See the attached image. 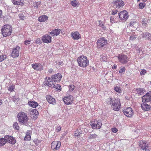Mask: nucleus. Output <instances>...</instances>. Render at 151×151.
<instances>
[{"mask_svg": "<svg viewBox=\"0 0 151 151\" xmlns=\"http://www.w3.org/2000/svg\"><path fill=\"white\" fill-rule=\"evenodd\" d=\"M18 120L20 124L25 125L28 122L29 118L27 114L23 111H20L17 115Z\"/></svg>", "mask_w": 151, "mask_h": 151, "instance_id": "obj_1", "label": "nucleus"}, {"mask_svg": "<svg viewBox=\"0 0 151 151\" xmlns=\"http://www.w3.org/2000/svg\"><path fill=\"white\" fill-rule=\"evenodd\" d=\"M77 60L78 65L81 67H85L89 64L88 60L87 57L84 55H81L78 57Z\"/></svg>", "mask_w": 151, "mask_h": 151, "instance_id": "obj_2", "label": "nucleus"}, {"mask_svg": "<svg viewBox=\"0 0 151 151\" xmlns=\"http://www.w3.org/2000/svg\"><path fill=\"white\" fill-rule=\"evenodd\" d=\"M2 34L4 37L10 35L12 32V27L9 24L4 25L1 29Z\"/></svg>", "mask_w": 151, "mask_h": 151, "instance_id": "obj_3", "label": "nucleus"}, {"mask_svg": "<svg viewBox=\"0 0 151 151\" xmlns=\"http://www.w3.org/2000/svg\"><path fill=\"white\" fill-rule=\"evenodd\" d=\"M45 86H47L49 87H52L55 88L57 91H60L61 89L60 86L57 84H53V81H51V78H49L47 81L46 83L44 84Z\"/></svg>", "mask_w": 151, "mask_h": 151, "instance_id": "obj_4", "label": "nucleus"}, {"mask_svg": "<svg viewBox=\"0 0 151 151\" xmlns=\"http://www.w3.org/2000/svg\"><path fill=\"white\" fill-rule=\"evenodd\" d=\"M90 124L93 129H99L102 126L101 121V120H93L90 122Z\"/></svg>", "mask_w": 151, "mask_h": 151, "instance_id": "obj_5", "label": "nucleus"}, {"mask_svg": "<svg viewBox=\"0 0 151 151\" xmlns=\"http://www.w3.org/2000/svg\"><path fill=\"white\" fill-rule=\"evenodd\" d=\"M121 104L120 99L119 98L116 99L115 101L111 105V108L113 110L116 111H119L121 107Z\"/></svg>", "mask_w": 151, "mask_h": 151, "instance_id": "obj_6", "label": "nucleus"}, {"mask_svg": "<svg viewBox=\"0 0 151 151\" xmlns=\"http://www.w3.org/2000/svg\"><path fill=\"white\" fill-rule=\"evenodd\" d=\"M117 58L119 62L122 64L127 63L129 60L128 57L122 54L118 55Z\"/></svg>", "mask_w": 151, "mask_h": 151, "instance_id": "obj_7", "label": "nucleus"}, {"mask_svg": "<svg viewBox=\"0 0 151 151\" xmlns=\"http://www.w3.org/2000/svg\"><path fill=\"white\" fill-rule=\"evenodd\" d=\"M139 146L140 148L145 151H149L148 149L149 146L148 144H147L146 141L144 140H141L139 141Z\"/></svg>", "mask_w": 151, "mask_h": 151, "instance_id": "obj_8", "label": "nucleus"}, {"mask_svg": "<svg viewBox=\"0 0 151 151\" xmlns=\"http://www.w3.org/2000/svg\"><path fill=\"white\" fill-rule=\"evenodd\" d=\"M120 19L122 21H126L128 19V12L126 10H123L118 13Z\"/></svg>", "mask_w": 151, "mask_h": 151, "instance_id": "obj_9", "label": "nucleus"}, {"mask_svg": "<svg viewBox=\"0 0 151 151\" xmlns=\"http://www.w3.org/2000/svg\"><path fill=\"white\" fill-rule=\"evenodd\" d=\"M124 114L128 117H131L133 114L132 109L130 107L124 109L122 110Z\"/></svg>", "mask_w": 151, "mask_h": 151, "instance_id": "obj_10", "label": "nucleus"}, {"mask_svg": "<svg viewBox=\"0 0 151 151\" xmlns=\"http://www.w3.org/2000/svg\"><path fill=\"white\" fill-rule=\"evenodd\" d=\"M61 145V142L58 141H54L52 142L51 144V148L53 150L56 151L58 150Z\"/></svg>", "mask_w": 151, "mask_h": 151, "instance_id": "obj_11", "label": "nucleus"}, {"mask_svg": "<svg viewBox=\"0 0 151 151\" xmlns=\"http://www.w3.org/2000/svg\"><path fill=\"white\" fill-rule=\"evenodd\" d=\"M112 4L114 5V8L117 9L123 7L124 5V3L123 1L120 0H115L112 2Z\"/></svg>", "mask_w": 151, "mask_h": 151, "instance_id": "obj_12", "label": "nucleus"}, {"mask_svg": "<svg viewBox=\"0 0 151 151\" xmlns=\"http://www.w3.org/2000/svg\"><path fill=\"white\" fill-rule=\"evenodd\" d=\"M107 43V40L104 37H102L98 39L97 41V46L104 47Z\"/></svg>", "mask_w": 151, "mask_h": 151, "instance_id": "obj_13", "label": "nucleus"}, {"mask_svg": "<svg viewBox=\"0 0 151 151\" xmlns=\"http://www.w3.org/2000/svg\"><path fill=\"white\" fill-rule=\"evenodd\" d=\"M32 67L35 70L41 71L43 70V66L40 63H36L32 65Z\"/></svg>", "mask_w": 151, "mask_h": 151, "instance_id": "obj_14", "label": "nucleus"}, {"mask_svg": "<svg viewBox=\"0 0 151 151\" xmlns=\"http://www.w3.org/2000/svg\"><path fill=\"white\" fill-rule=\"evenodd\" d=\"M61 77L62 76L60 74L57 73L52 76L51 81H53L55 82H59L61 80Z\"/></svg>", "mask_w": 151, "mask_h": 151, "instance_id": "obj_15", "label": "nucleus"}, {"mask_svg": "<svg viewBox=\"0 0 151 151\" xmlns=\"http://www.w3.org/2000/svg\"><path fill=\"white\" fill-rule=\"evenodd\" d=\"M46 98L47 101L49 103L52 104H56V101L52 96L47 95L46 96Z\"/></svg>", "mask_w": 151, "mask_h": 151, "instance_id": "obj_16", "label": "nucleus"}, {"mask_svg": "<svg viewBox=\"0 0 151 151\" xmlns=\"http://www.w3.org/2000/svg\"><path fill=\"white\" fill-rule=\"evenodd\" d=\"M51 36L48 35H46L42 37V40L43 42L48 43L51 42Z\"/></svg>", "mask_w": 151, "mask_h": 151, "instance_id": "obj_17", "label": "nucleus"}, {"mask_svg": "<svg viewBox=\"0 0 151 151\" xmlns=\"http://www.w3.org/2000/svg\"><path fill=\"white\" fill-rule=\"evenodd\" d=\"M146 102H143L141 104V107L142 109L146 111H148L150 110L151 109V106L146 104Z\"/></svg>", "mask_w": 151, "mask_h": 151, "instance_id": "obj_18", "label": "nucleus"}, {"mask_svg": "<svg viewBox=\"0 0 151 151\" xmlns=\"http://www.w3.org/2000/svg\"><path fill=\"white\" fill-rule=\"evenodd\" d=\"M11 53V56L13 58L17 57L19 55V52L17 49V48L13 49Z\"/></svg>", "mask_w": 151, "mask_h": 151, "instance_id": "obj_19", "label": "nucleus"}, {"mask_svg": "<svg viewBox=\"0 0 151 151\" xmlns=\"http://www.w3.org/2000/svg\"><path fill=\"white\" fill-rule=\"evenodd\" d=\"M71 36L74 40H78L81 38V35L78 32H72L71 34Z\"/></svg>", "mask_w": 151, "mask_h": 151, "instance_id": "obj_20", "label": "nucleus"}, {"mask_svg": "<svg viewBox=\"0 0 151 151\" xmlns=\"http://www.w3.org/2000/svg\"><path fill=\"white\" fill-rule=\"evenodd\" d=\"M5 138L7 139V142L12 144H14L16 142V140L13 137L9 135H6Z\"/></svg>", "mask_w": 151, "mask_h": 151, "instance_id": "obj_21", "label": "nucleus"}, {"mask_svg": "<svg viewBox=\"0 0 151 151\" xmlns=\"http://www.w3.org/2000/svg\"><path fill=\"white\" fill-rule=\"evenodd\" d=\"M13 4L14 5L22 6L24 4V0H12Z\"/></svg>", "mask_w": 151, "mask_h": 151, "instance_id": "obj_22", "label": "nucleus"}, {"mask_svg": "<svg viewBox=\"0 0 151 151\" xmlns=\"http://www.w3.org/2000/svg\"><path fill=\"white\" fill-rule=\"evenodd\" d=\"M141 35L142 37L146 38V39L151 40V34L148 32L143 33Z\"/></svg>", "mask_w": 151, "mask_h": 151, "instance_id": "obj_23", "label": "nucleus"}, {"mask_svg": "<svg viewBox=\"0 0 151 151\" xmlns=\"http://www.w3.org/2000/svg\"><path fill=\"white\" fill-rule=\"evenodd\" d=\"M28 104L30 107L36 108L38 105V104L35 101H29L28 103Z\"/></svg>", "mask_w": 151, "mask_h": 151, "instance_id": "obj_24", "label": "nucleus"}, {"mask_svg": "<svg viewBox=\"0 0 151 151\" xmlns=\"http://www.w3.org/2000/svg\"><path fill=\"white\" fill-rule=\"evenodd\" d=\"M61 31L59 29H55L53 30L50 33L51 34L52 36H57L59 34Z\"/></svg>", "mask_w": 151, "mask_h": 151, "instance_id": "obj_25", "label": "nucleus"}, {"mask_svg": "<svg viewBox=\"0 0 151 151\" xmlns=\"http://www.w3.org/2000/svg\"><path fill=\"white\" fill-rule=\"evenodd\" d=\"M48 19V17L47 15L41 16L38 17V20L40 22H45Z\"/></svg>", "mask_w": 151, "mask_h": 151, "instance_id": "obj_26", "label": "nucleus"}, {"mask_svg": "<svg viewBox=\"0 0 151 151\" xmlns=\"http://www.w3.org/2000/svg\"><path fill=\"white\" fill-rule=\"evenodd\" d=\"M116 99L115 98H112L111 97H110L106 100V102L107 104L111 105L114 103Z\"/></svg>", "mask_w": 151, "mask_h": 151, "instance_id": "obj_27", "label": "nucleus"}, {"mask_svg": "<svg viewBox=\"0 0 151 151\" xmlns=\"http://www.w3.org/2000/svg\"><path fill=\"white\" fill-rule=\"evenodd\" d=\"M73 100V96L70 95L68 97L67 96V105L70 104L72 103Z\"/></svg>", "mask_w": 151, "mask_h": 151, "instance_id": "obj_28", "label": "nucleus"}, {"mask_svg": "<svg viewBox=\"0 0 151 151\" xmlns=\"http://www.w3.org/2000/svg\"><path fill=\"white\" fill-rule=\"evenodd\" d=\"M30 114L32 115H35L36 117L39 115V113L37 109H32L30 111Z\"/></svg>", "mask_w": 151, "mask_h": 151, "instance_id": "obj_29", "label": "nucleus"}, {"mask_svg": "<svg viewBox=\"0 0 151 151\" xmlns=\"http://www.w3.org/2000/svg\"><path fill=\"white\" fill-rule=\"evenodd\" d=\"M70 4L73 7H78L79 6V4L77 1L74 0L70 2Z\"/></svg>", "mask_w": 151, "mask_h": 151, "instance_id": "obj_30", "label": "nucleus"}, {"mask_svg": "<svg viewBox=\"0 0 151 151\" xmlns=\"http://www.w3.org/2000/svg\"><path fill=\"white\" fill-rule=\"evenodd\" d=\"M7 142V139L5 138V136L4 138L0 139V146L4 145Z\"/></svg>", "mask_w": 151, "mask_h": 151, "instance_id": "obj_31", "label": "nucleus"}, {"mask_svg": "<svg viewBox=\"0 0 151 151\" xmlns=\"http://www.w3.org/2000/svg\"><path fill=\"white\" fill-rule=\"evenodd\" d=\"M30 131L28 130L26 132V135L24 137V140L25 141H28L31 139V136L29 135Z\"/></svg>", "mask_w": 151, "mask_h": 151, "instance_id": "obj_32", "label": "nucleus"}, {"mask_svg": "<svg viewBox=\"0 0 151 151\" xmlns=\"http://www.w3.org/2000/svg\"><path fill=\"white\" fill-rule=\"evenodd\" d=\"M144 90V89L142 88H138L136 89V91L137 93L142 95L145 92Z\"/></svg>", "mask_w": 151, "mask_h": 151, "instance_id": "obj_33", "label": "nucleus"}, {"mask_svg": "<svg viewBox=\"0 0 151 151\" xmlns=\"http://www.w3.org/2000/svg\"><path fill=\"white\" fill-rule=\"evenodd\" d=\"M148 21L147 19H144L142 21V24L143 27L144 28L147 26Z\"/></svg>", "mask_w": 151, "mask_h": 151, "instance_id": "obj_34", "label": "nucleus"}, {"mask_svg": "<svg viewBox=\"0 0 151 151\" xmlns=\"http://www.w3.org/2000/svg\"><path fill=\"white\" fill-rule=\"evenodd\" d=\"M97 137V135L96 134H90L89 135L88 138L89 139H93L96 138Z\"/></svg>", "mask_w": 151, "mask_h": 151, "instance_id": "obj_35", "label": "nucleus"}, {"mask_svg": "<svg viewBox=\"0 0 151 151\" xmlns=\"http://www.w3.org/2000/svg\"><path fill=\"white\" fill-rule=\"evenodd\" d=\"M13 127L17 130H19V127L18 123L17 122H14L13 124Z\"/></svg>", "mask_w": 151, "mask_h": 151, "instance_id": "obj_36", "label": "nucleus"}, {"mask_svg": "<svg viewBox=\"0 0 151 151\" xmlns=\"http://www.w3.org/2000/svg\"><path fill=\"white\" fill-rule=\"evenodd\" d=\"M7 58V56L5 55H0V62H1L6 59Z\"/></svg>", "mask_w": 151, "mask_h": 151, "instance_id": "obj_37", "label": "nucleus"}, {"mask_svg": "<svg viewBox=\"0 0 151 151\" xmlns=\"http://www.w3.org/2000/svg\"><path fill=\"white\" fill-rule=\"evenodd\" d=\"M15 88V86L13 84L12 85L9 86V88H8V90L9 91L12 92V91H14V89Z\"/></svg>", "mask_w": 151, "mask_h": 151, "instance_id": "obj_38", "label": "nucleus"}, {"mask_svg": "<svg viewBox=\"0 0 151 151\" xmlns=\"http://www.w3.org/2000/svg\"><path fill=\"white\" fill-rule=\"evenodd\" d=\"M81 133L80 130H76L74 132V135L75 137H78Z\"/></svg>", "mask_w": 151, "mask_h": 151, "instance_id": "obj_39", "label": "nucleus"}, {"mask_svg": "<svg viewBox=\"0 0 151 151\" xmlns=\"http://www.w3.org/2000/svg\"><path fill=\"white\" fill-rule=\"evenodd\" d=\"M114 89L116 92H118L119 93H121V89L120 87L118 86H116L114 88Z\"/></svg>", "mask_w": 151, "mask_h": 151, "instance_id": "obj_40", "label": "nucleus"}, {"mask_svg": "<svg viewBox=\"0 0 151 151\" xmlns=\"http://www.w3.org/2000/svg\"><path fill=\"white\" fill-rule=\"evenodd\" d=\"M125 68L124 67H122L119 70V73H121L122 74H123L125 71Z\"/></svg>", "mask_w": 151, "mask_h": 151, "instance_id": "obj_41", "label": "nucleus"}, {"mask_svg": "<svg viewBox=\"0 0 151 151\" xmlns=\"http://www.w3.org/2000/svg\"><path fill=\"white\" fill-rule=\"evenodd\" d=\"M69 88V90L68 91L69 92H71L73 91V90L74 89L75 86L71 84L69 85L68 86Z\"/></svg>", "mask_w": 151, "mask_h": 151, "instance_id": "obj_42", "label": "nucleus"}, {"mask_svg": "<svg viewBox=\"0 0 151 151\" xmlns=\"http://www.w3.org/2000/svg\"><path fill=\"white\" fill-rule=\"evenodd\" d=\"M56 67L57 68L59 67L60 65H62L63 64V62L62 61H60L56 62Z\"/></svg>", "mask_w": 151, "mask_h": 151, "instance_id": "obj_43", "label": "nucleus"}, {"mask_svg": "<svg viewBox=\"0 0 151 151\" xmlns=\"http://www.w3.org/2000/svg\"><path fill=\"white\" fill-rule=\"evenodd\" d=\"M35 43L36 44L40 45L42 43V42L40 40V39L39 38H37L35 40Z\"/></svg>", "mask_w": 151, "mask_h": 151, "instance_id": "obj_44", "label": "nucleus"}, {"mask_svg": "<svg viewBox=\"0 0 151 151\" xmlns=\"http://www.w3.org/2000/svg\"><path fill=\"white\" fill-rule=\"evenodd\" d=\"M145 4L144 3H141L139 5V8L140 9H143L145 6Z\"/></svg>", "mask_w": 151, "mask_h": 151, "instance_id": "obj_45", "label": "nucleus"}, {"mask_svg": "<svg viewBox=\"0 0 151 151\" xmlns=\"http://www.w3.org/2000/svg\"><path fill=\"white\" fill-rule=\"evenodd\" d=\"M116 18L114 17H111L110 19V22L111 23H113L116 22L115 21Z\"/></svg>", "mask_w": 151, "mask_h": 151, "instance_id": "obj_46", "label": "nucleus"}, {"mask_svg": "<svg viewBox=\"0 0 151 151\" xmlns=\"http://www.w3.org/2000/svg\"><path fill=\"white\" fill-rule=\"evenodd\" d=\"M41 140H39L38 139H37L34 141V143L36 145H38L39 144L41 143Z\"/></svg>", "mask_w": 151, "mask_h": 151, "instance_id": "obj_47", "label": "nucleus"}, {"mask_svg": "<svg viewBox=\"0 0 151 151\" xmlns=\"http://www.w3.org/2000/svg\"><path fill=\"white\" fill-rule=\"evenodd\" d=\"M101 58L102 60L104 61H106L107 60V57L105 55H102V57L101 56Z\"/></svg>", "mask_w": 151, "mask_h": 151, "instance_id": "obj_48", "label": "nucleus"}, {"mask_svg": "<svg viewBox=\"0 0 151 151\" xmlns=\"http://www.w3.org/2000/svg\"><path fill=\"white\" fill-rule=\"evenodd\" d=\"M136 23V22L135 21H132L129 24V26L131 27H134V25Z\"/></svg>", "mask_w": 151, "mask_h": 151, "instance_id": "obj_49", "label": "nucleus"}, {"mask_svg": "<svg viewBox=\"0 0 151 151\" xmlns=\"http://www.w3.org/2000/svg\"><path fill=\"white\" fill-rule=\"evenodd\" d=\"M99 25L100 27H101L103 29L106 30V27L102 22L100 23Z\"/></svg>", "mask_w": 151, "mask_h": 151, "instance_id": "obj_50", "label": "nucleus"}, {"mask_svg": "<svg viewBox=\"0 0 151 151\" xmlns=\"http://www.w3.org/2000/svg\"><path fill=\"white\" fill-rule=\"evenodd\" d=\"M147 71L143 69L140 72V74L141 75H145V73H146Z\"/></svg>", "mask_w": 151, "mask_h": 151, "instance_id": "obj_51", "label": "nucleus"}, {"mask_svg": "<svg viewBox=\"0 0 151 151\" xmlns=\"http://www.w3.org/2000/svg\"><path fill=\"white\" fill-rule=\"evenodd\" d=\"M31 40H26L24 42V44L26 45H27L30 44L31 42Z\"/></svg>", "mask_w": 151, "mask_h": 151, "instance_id": "obj_52", "label": "nucleus"}, {"mask_svg": "<svg viewBox=\"0 0 151 151\" xmlns=\"http://www.w3.org/2000/svg\"><path fill=\"white\" fill-rule=\"evenodd\" d=\"M61 130V127L60 126H58L57 127L56 129V131L57 132H58Z\"/></svg>", "mask_w": 151, "mask_h": 151, "instance_id": "obj_53", "label": "nucleus"}, {"mask_svg": "<svg viewBox=\"0 0 151 151\" xmlns=\"http://www.w3.org/2000/svg\"><path fill=\"white\" fill-rule=\"evenodd\" d=\"M112 131L113 132H114V133H116L117 131L118 130L116 128H113L112 129Z\"/></svg>", "mask_w": 151, "mask_h": 151, "instance_id": "obj_54", "label": "nucleus"}, {"mask_svg": "<svg viewBox=\"0 0 151 151\" xmlns=\"http://www.w3.org/2000/svg\"><path fill=\"white\" fill-rule=\"evenodd\" d=\"M118 12V11L117 10H113L111 13V14L113 15H114L116 14Z\"/></svg>", "mask_w": 151, "mask_h": 151, "instance_id": "obj_55", "label": "nucleus"}, {"mask_svg": "<svg viewBox=\"0 0 151 151\" xmlns=\"http://www.w3.org/2000/svg\"><path fill=\"white\" fill-rule=\"evenodd\" d=\"M53 69L52 68H50L49 69L48 71L49 73H52L53 72Z\"/></svg>", "mask_w": 151, "mask_h": 151, "instance_id": "obj_56", "label": "nucleus"}, {"mask_svg": "<svg viewBox=\"0 0 151 151\" xmlns=\"http://www.w3.org/2000/svg\"><path fill=\"white\" fill-rule=\"evenodd\" d=\"M66 100V97L65 96L63 98V102H64L65 104L66 103L65 100Z\"/></svg>", "mask_w": 151, "mask_h": 151, "instance_id": "obj_57", "label": "nucleus"}, {"mask_svg": "<svg viewBox=\"0 0 151 151\" xmlns=\"http://www.w3.org/2000/svg\"><path fill=\"white\" fill-rule=\"evenodd\" d=\"M117 66L116 65H114L112 67V69H116L117 68Z\"/></svg>", "mask_w": 151, "mask_h": 151, "instance_id": "obj_58", "label": "nucleus"}, {"mask_svg": "<svg viewBox=\"0 0 151 151\" xmlns=\"http://www.w3.org/2000/svg\"><path fill=\"white\" fill-rule=\"evenodd\" d=\"M135 38V37L134 36L130 37V39L131 40H134Z\"/></svg>", "mask_w": 151, "mask_h": 151, "instance_id": "obj_59", "label": "nucleus"}, {"mask_svg": "<svg viewBox=\"0 0 151 151\" xmlns=\"http://www.w3.org/2000/svg\"><path fill=\"white\" fill-rule=\"evenodd\" d=\"M137 48V50L138 52H140L141 50H142V49H140L139 48Z\"/></svg>", "mask_w": 151, "mask_h": 151, "instance_id": "obj_60", "label": "nucleus"}, {"mask_svg": "<svg viewBox=\"0 0 151 151\" xmlns=\"http://www.w3.org/2000/svg\"><path fill=\"white\" fill-rule=\"evenodd\" d=\"M20 18L21 19L23 20L24 19V16L20 17Z\"/></svg>", "mask_w": 151, "mask_h": 151, "instance_id": "obj_61", "label": "nucleus"}, {"mask_svg": "<svg viewBox=\"0 0 151 151\" xmlns=\"http://www.w3.org/2000/svg\"><path fill=\"white\" fill-rule=\"evenodd\" d=\"M3 103V101L2 100L0 99V106Z\"/></svg>", "mask_w": 151, "mask_h": 151, "instance_id": "obj_62", "label": "nucleus"}, {"mask_svg": "<svg viewBox=\"0 0 151 151\" xmlns=\"http://www.w3.org/2000/svg\"><path fill=\"white\" fill-rule=\"evenodd\" d=\"M142 0L143 1L145 2H146L147 0Z\"/></svg>", "mask_w": 151, "mask_h": 151, "instance_id": "obj_63", "label": "nucleus"}, {"mask_svg": "<svg viewBox=\"0 0 151 151\" xmlns=\"http://www.w3.org/2000/svg\"><path fill=\"white\" fill-rule=\"evenodd\" d=\"M38 4H39V2H37L36 3V4H37V5H38Z\"/></svg>", "mask_w": 151, "mask_h": 151, "instance_id": "obj_64", "label": "nucleus"}]
</instances>
